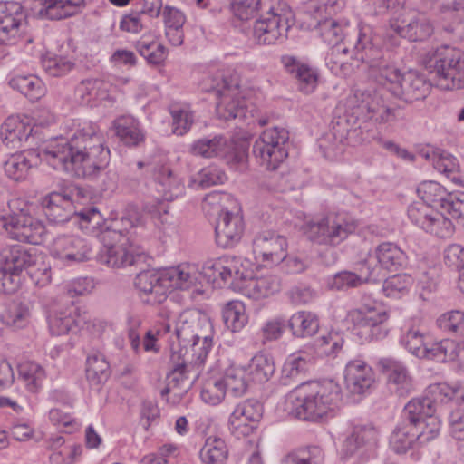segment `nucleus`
I'll return each instance as SVG.
<instances>
[{
  "instance_id": "1",
  "label": "nucleus",
  "mask_w": 464,
  "mask_h": 464,
  "mask_svg": "<svg viewBox=\"0 0 464 464\" xmlns=\"http://www.w3.org/2000/svg\"><path fill=\"white\" fill-rule=\"evenodd\" d=\"M37 156L53 169L76 177H92L104 169L110 162V150L96 124L83 123L70 139L55 138L34 150L14 153L5 161V175L14 181L26 179Z\"/></svg>"
},
{
  "instance_id": "2",
  "label": "nucleus",
  "mask_w": 464,
  "mask_h": 464,
  "mask_svg": "<svg viewBox=\"0 0 464 464\" xmlns=\"http://www.w3.org/2000/svg\"><path fill=\"white\" fill-rule=\"evenodd\" d=\"M354 55L368 66V76L386 88L394 97L411 103L423 100L430 92V84L416 72H401L384 57L380 37L372 26L361 29L353 43Z\"/></svg>"
},
{
  "instance_id": "3",
  "label": "nucleus",
  "mask_w": 464,
  "mask_h": 464,
  "mask_svg": "<svg viewBox=\"0 0 464 464\" xmlns=\"http://www.w3.org/2000/svg\"><path fill=\"white\" fill-rule=\"evenodd\" d=\"M341 386L334 381L302 382L287 396L290 413L301 420L317 422L340 407Z\"/></svg>"
},
{
  "instance_id": "4",
  "label": "nucleus",
  "mask_w": 464,
  "mask_h": 464,
  "mask_svg": "<svg viewBox=\"0 0 464 464\" xmlns=\"http://www.w3.org/2000/svg\"><path fill=\"white\" fill-rule=\"evenodd\" d=\"M422 63L438 88L464 89V52L461 50L448 44L432 48L423 55Z\"/></svg>"
},
{
  "instance_id": "5",
  "label": "nucleus",
  "mask_w": 464,
  "mask_h": 464,
  "mask_svg": "<svg viewBox=\"0 0 464 464\" xmlns=\"http://www.w3.org/2000/svg\"><path fill=\"white\" fill-rule=\"evenodd\" d=\"M203 90L213 92L218 100L216 111L219 118L226 121L245 119L248 112L246 101L238 88L237 79L229 71L218 70L203 82Z\"/></svg>"
},
{
  "instance_id": "6",
  "label": "nucleus",
  "mask_w": 464,
  "mask_h": 464,
  "mask_svg": "<svg viewBox=\"0 0 464 464\" xmlns=\"http://www.w3.org/2000/svg\"><path fill=\"white\" fill-rule=\"evenodd\" d=\"M42 205L50 223L60 225L73 221L84 233L95 232L102 221L98 208L91 206L76 212L71 198L62 193H50L43 199Z\"/></svg>"
},
{
  "instance_id": "7",
  "label": "nucleus",
  "mask_w": 464,
  "mask_h": 464,
  "mask_svg": "<svg viewBox=\"0 0 464 464\" xmlns=\"http://www.w3.org/2000/svg\"><path fill=\"white\" fill-rule=\"evenodd\" d=\"M357 221L346 212H330L306 221L304 231L314 244L335 246L355 232Z\"/></svg>"
},
{
  "instance_id": "8",
  "label": "nucleus",
  "mask_w": 464,
  "mask_h": 464,
  "mask_svg": "<svg viewBox=\"0 0 464 464\" xmlns=\"http://www.w3.org/2000/svg\"><path fill=\"white\" fill-rule=\"evenodd\" d=\"M176 337L182 349L189 346L192 360L191 363L200 366L212 349V324L205 317L184 314L175 329Z\"/></svg>"
},
{
  "instance_id": "9",
  "label": "nucleus",
  "mask_w": 464,
  "mask_h": 464,
  "mask_svg": "<svg viewBox=\"0 0 464 464\" xmlns=\"http://www.w3.org/2000/svg\"><path fill=\"white\" fill-rule=\"evenodd\" d=\"M388 319L389 314L382 304L369 295H363L360 305L347 314V321L353 325L362 342L384 339L389 333Z\"/></svg>"
},
{
  "instance_id": "10",
  "label": "nucleus",
  "mask_w": 464,
  "mask_h": 464,
  "mask_svg": "<svg viewBox=\"0 0 464 464\" xmlns=\"http://www.w3.org/2000/svg\"><path fill=\"white\" fill-rule=\"evenodd\" d=\"M255 22L253 37L258 44L269 45L281 43L287 38L292 11L286 3L269 0L264 5Z\"/></svg>"
},
{
  "instance_id": "11",
  "label": "nucleus",
  "mask_w": 464,
  "mask_h": 464,
  "mask_svg": "<svg viewBox=\"0 0 464 464\" xmlns=\"http://www.w3.org/2000/svg\"><path fill=\"white\" fill-rule=\"evenodd\" d=\"M255 22L253 37L258 44L269 45L281 43L287 38L292 11L286 3L269 0L264 5Z\"/></svg>"
},
{
  "instance_id": "12",
  "label": "nucleus",
  "mask_w": 464,
  "mask_h": 464,
  "mask_svg": "<svg viewBox=\"0 0 464 464\" xmlns=\"http://www.w3.org/2000/svg\"><path fill=\"white\" fill-rule=\"evenodd\" d=\"M35 264V256L20 245L4 247L0 252V294H13L22 283L21 273Z\"/></svg>"
},
{
  "instance_id": "13",
  "label": "nucleus",
  "mask_w": 464,
  "mask_h": 464,
  "mask_svg": "<svg viewBox=\"0 0 464 464\" xmlns=\"http://www.w3.org/2000/svg\"><path fill=\"white\" fill-rule=\"evenodd\" d=\"M288 140L289 134L285 129H267L255 141L253 153L266 169L275 170L288 155L285 148Z\"/></svg>"
},
{
  "instance_id": "14",
  "label": "nucleus",
  "mask_w": 464,
  "mask_h": 464,
  "mask_svg": "<svg viewBox=\"0 0 464 464\" xmlns=\"http://www.w3.org/2000/svg\"><path fill=\"white\" fill-rule=\"evenodd\" d=\"M194 155L204 158L220 157L227 162L240 163L246 158L247 148L222 135L212 139L202 138L193 142L190 149Z\"/></svg>"
},
{
  "instance_id": "15",
  "label": "nucleus",
  "mask_w": 464,
  "mask_h": 464,
  "mask_svg": "<svg viewBox=\"0 0 464 464\" xmlns=\"http://www.w3.org/2000/svg\"><path fill=\"white\" fill-rule=\"evenodd\" d=\"M202 274L209 281L216 282L221 279L233 288L251 276L250 269L245 267L240 258L222 256L218 259H209L202 266Z\"/></svg>"
},
{
  "instance_id": "16",
  "label": "nucleus",
  "mask_w": 464,
  "mask_h": 464,
  "mask_svg": "<svg viewBox=\"0 0 464 464\" xmlns=\"http://www.w3.org/2000/svg\"><path fill=\"white\" fill-rule=\"evenodd\" d=\"M384 376L388 391L400 398L407 397L413 391L412 378L406 365L392 357L380 358L376 363Z\"/></svg>"
},
{
  "instance_id": "17",
  "label": "nucleus",
  "mask_w": 464,
  "mask_h": 464,
  "mask_svg": "<svg viewBox=\"0 0 464 464\" xmlns=\"http://www.w3.org/2000/svg\"><path fill=\"white\" fill-rule=\"evenodd\" d=\"M262 415L263 405L256 400L248 399L237 403L229 416L230 432L238 439L249 436Z\"/></svg>"
},
{
  "instance_id": "18",
  "label": "nucleus",
  "mask_w": 464,
  "mask_h": 464,
  "mask_svg": "<svg viewBox=\"0 0 464 464\" xmlns=\"http://www.w3.org/2000/svg\"><path fill=\"white\" fill-rule=\"evenodd\" d=\"M459 391V385H450L446 382L432 383L426 389L424 397L414 398L408 402V409L413 414L421 411L434 414L438 404L451 401Z\"/></svg>"
},
{
  "instance_id": "19",
  "label": "nucleus",
  "mask_w": 464,
  "mask_h": 464,
  "mask_svg": "<svg viewBox=\"0 0 464 464\" xmlns=\"http://www.w3.org/2000/svg\"><path fill=\"white\" fill-rule=\"evenodd\" d=\"M378 430L372 423H353L351 431L342 444L340 456L343 460L361 455L372 448L378 440Z\"/></svg>"
},
{
  "instance_id": "20",
  "label": "nucleus",
  "mask_w": 464,
  "mask_h": 464,
  "mask_svg": "<svg viewBox=\"0 0 464 464\" xmlns=\"http://www.w3.org/2000/svg\"><path fill=\"white\" fill-rule=\"evenodd\" d=\"M391 28L401 37L411 42L424 41L431 36L434 27L429 18L420 13L409 11L391 21Z\"/></svg>"
},
{
  "instance_id": "21",
  "label": "nucleus",
  "mask_w": 464,
  "mask_h": 464,
  "mask_svg": "<svg viewBox=\"0 0 464 464\" xmlns=\"http://www.w3.org/2000/svg\"><path fill=\"white\" fill-rule=\"evenodd\" d=\"M25 22L26 13L20 3L0 2V44H14Z\"/></svg>"
},
{
  "instance_id": "22",
  "label": "nucleus",
  "mask_w": 464,
  "mask_h": 464,
  "mask_svg": "<svg viewBox=\"0 0 464 464\" xmlns=\"http://www.w3.org/2000/svg\"><path fill=\"white\" fill-rule=\"evenodd\" d=\"M51 253L54 258L69 266L89 259L91 246L78 236L60 235L54 238Z\"/></svg>"
},
{
  "instance_id": "23",
  "label": "nucleus",
  "mask_w": 464,
  "mask_h": 464,
  "mask_svg": "<svg viewBox=\"0 0 464 464\" xmlns=\"http://www.w3.org/2000/svg\"><path fill=\"white\" fill-rule=\"evenodd\" d=\"M286 246V238L272 231L261 232L253 240L255 258L266 265L279 264L285 257Z\"/></svg>"
},
{
  "instance_id": "24",
  "label": "nucleus",
  "mask_w": 464,
  "mask_h": 464,
  "mask_svg": "<svg viewBox=\"0 0 464 464\" xmlns=\"http://www.w3.org/2000/svg\"><path fill=\"white\" fill-rule=\"evenodd\" d=\"M332 135L339 143L350 146L360 145L372 137L366 126L359 122L358 117L347 113L333 120Z\"/></svg>"
},
{
  "instance_id": "25",
  "label": "nucleus",
  "mask_w": 464,
  "mask_h": 464,
  "mask_svg": "<svg viewBox=\"0 0 464 464\" xmlns=\"http://www.w3.org/2000/svg\"><path fill=\"white\" fill-rule=\"evenodd\" d=\"M245 224L242 216L222 208L215 227L216 243L222 248L234 247L242 238Z\"/></svg>"
},
{
  "instance_id": "26",
  "label": "nucleus",
  "mask_w": 464,
  "mask_h": 464,
  "mask_svg": "<svg viewBox=\"0 0 464 464\" xmlns=\"http://www.w3.org/2000/svg\"><path fill=\"white\" fill-rule=\"evenodd\" d=\"M164 279L163 270H147L137 275L134 284L143 302L155 305L166 301L168 289Z\"/></svg>"
},
{
  "instance_id": "27",
  "label": "nucleus",
  "mask_w": 464,
  "mask_h": 464,
  "mask_svg": "<svg viewBox=\"0 0 464 464\" xmlns=\"http://www.w3.org/2000/svg\"><path fill=\"white\" fill-rule=\"evenodd\" d=\"M89 317L85 312L73 304L60 310L52 311L48 316V326L53 335H63L82 327Z\"/></svg>"
},
{
  "instance_id": "28",
  "label": "nucleus",
  "mask_w": 464,
  "mask_h": 464,
  "mask_svg": "<svg viewBox=\"0 0 464 464\" xmlns=\"http://www.w3.org/2000/svg\"><path fill=\"white\" fill-rule=\"evenodd\" d=\"M114 85L100 78L82 80L74 90L76 101L83 106H97L102 102H111Z\"/></svg>"
},
{
  "instance_id": "29",
  "label": "nucleus",
  "mask_w": 464,
  "mask_h": 464,
  "mask_svg": "<svg viewBox=\"0 0 464 464\" xmlns=\"http://www.w3.org/2000/svg\"><path fill=\"white\" fill-rule=\"evenodd\" d=\"M344 382L347 390L353 394L367 392L375 382L372 368L364 361L356 359L350 361L344 369Z\"/></svg>"
},
{
  "instance_id": "30",
  "label": "nucleus",
  "mask_w": 464,
  "mask_h": 464,
  "mask_svg": "<svg viewBox=\"0 0 464 464\" xmlns=\"http://www.w3.org/2000/svg\"><path fill=\"white\" fill-rule=\"evenodd\" d=\"M362 112L376 125L392 124L399 119L400 108L379 94L370 96L362 102Z\"/></svg>"
},
{
  "instance_id": "31",
  "label": "nucleus",
  "mask_w": 464,
  "mask_h": 464,
  "mask_svg": "<svg viewBox=\"0 0 464 464\" xmlns=\"http://www.w3.org/2000/svg\"><path fill=\"white\" fill-rule=\"evenodd\" d=\"M416 414L410 412L408 403L404 407L402 420L397 424L390 436V447L397 454H404L410 450H417L414 440V420Z\"/></svg>"
},
{
  "instance_id": "32",
  "label": "nucleus",
  "mask_w": 464,
  "mask_h": 464,
  "mask_svg": "<svg viewBox=\"0 0 464 464\" xmlns=\"http://www.w3.org/2000/svg\"><path fill=\"white\" fill-rule=\"evenodd\" d=\"M281 63L285 70L297 80L298 88L302 92L309 94L315 90L318 83V73L315 69L292 55L282 56Z\"/></svg>"
},
{
  "instance_id": "33",
  "label": "nucleus",
  "mask_w": 464,
  "mask_h": 464,
  "mask_svg": "<svg viewBox=\"0 0 464 464\" xmlns=\"http://www.w3.org/2000/svg\"><path fill=\"white\" fill-rule=\"evenodd\" d=\"M115 136L127 147H139L146 139L140 122L132 116L122 115L112 121Z\"/></svg>"
},
{
  "instance_id": "34",
  "label": "nucleus",
  "mask_w": 464,
  "mask_h": 464,
  "mask_svg": "<svg viewBox=\"0 0 464 464\" xmlns=\"http://www.w3.org/2000/svg\"><path fill=\"white\" fill-rule=\"evenodd\" d=\"M45 234L43 222L24 214H16L11 238L33 245L41 244Z\"/></svg>"
},
{
  "instance_id": "35",
  "label": "nucleus",
  "mask_w": 464,
  "mask_h": 464,
  "mask_svg": "<svg viewBox=\"0 0 464 464\" xmlns=\"http://www.w3.org/2000/svg\"><path fill=\"white\" fill-rule=\"evenodd\" d=\"M32 130L30 123L19 116H9L1 126V140L7 148L18 149L27 141Z\"/></svg>"
},
{
  "instance_id": "36",
  "label": "nucleus",
  "mask_w": 464,
  "mask_h": 464,
  "mask_svg": "<svg viewBox=\"0 0 464 464\" xmlns=\"http://www.w3.org/2000/svg\"><path fill=\"white\" fill-rule=\"evenodd\" d=\"M314 24V30L322 40L332 47L337 45H349V41H353V38L345 39L346 24L339 22L331 17H319Z\"/></svg>"
},
{
  "instance_id": "37",
  "label": "nucleus",
  "mask_w": 464,
  "mask_h": 464,
  "mask_svg": "<svg viewBox=\"0 0 464 464\" xmlns=\"http://www.w3.org/2000/svg\"><path fill=\"white\" fill-rule=\"evenodd\" d=\"M375 257L383 269L397 271L407 265L406 253L395 243L382 242L374 250Z\"/></svg>"
},
{
  "instance_id": "38",
  "label": "nucleus",
  "mask_w": 464,
  "mask_h": 464,
  "mask_svg": "<svg viewBox=\"0 0 464 464\" xmlns=\"http://www.w3.org/2000/svg\"><path fill=\"white\" fill-rule=\"evenodd\" d=\"M312 357L304 352L298 351L290 354L282 368L280 382L283 385H291L304 375L311 364Z\"/></svg>"
},
{
  "instance_id": "39",
  "label": "nucleus",
  "mask_w": 464,
  "mask_h": 464,
  "mask_svg": "<svg viewBox=\"0 0 464 464\" xmlns=\"http://www.w3.org/2000/svg\"><path fill=\"white\" fill-rule=\"evenodd\" d=\"M40 14L50 20H62L77 14L85 5V0H39Z\"/></svg>"
},
{
  "instance_id": "40",
  "label": "nucleus",
  "mask_w": 464,
  "mask_h": 464,
  "mask_svg": "<svg viewBox=\"0 0 464 464\" xmlns=\"http://www.w3.org/2000/svg\"><path fill=\"white\" fill-rule=\"evenodd\" d=\"M364 26H370L369 24H361L358 25L353 41H349V45H337L331 48V52L325 58L326 65L331 72L336 75H341L347 69L348 64L343 58L350 54V57L358 61H361L365 64V69L368 72V66L361 59L357 58L353 53V43L358 39L360 31Z\"/></svg>"
},
{
  "instance_id": "41",
  "label": "nucleus",
  "mask_w": 464,
  "mask_h": 464,
  "mask_svg": "<svg viewBox=\"0 0 464 464\" xmlns=\"http://www.w3.org/2000/svg\"><path fill=\"white\" fill-rule=\"evenodd\" d=\"M287 326L295 338L312 337L319 330V318L314 313L299 311L287 320Z\"/></svg>"
},
{
  "instance_id": "42",
  "label": "nucleus",
  "mask_w": 464,
  "mask_h": 464,
  "mask_svg": "<svg viewBox=\"0 0 464 464\" xmlns=\"http://www.w3.org/2000/svg\"><path fill=\"white\" fill-rule=\"evenodd\" d=\"M251 276L242 281L237 288L248 289L249 295L255 299L268 297L280 290V281L276 276L267 275L254 278L253 272Z\"/></svg>"
},
{
  "instance_id": "43",
  "label": "nucleus",
  "mask_w": 464,
  "mask_h": 464,
  "mask_svg": "<svg viewBox=\"0 0 464 464\" xmlns=\"http://www.w3.org/2000/svg\"><path fill=\"white\" fill-rule=\"evenodd\" d=\"M414 420V440L417 446L421 448L430 440L437 438L440 430V420L434 414L417 413Z\"/></svg>"
},
{
  "instance_id": "44",
  "label": "nucleus",
  "mask_w": 464,
  "mask_h": 464,
  "mask_svg": "<svg viewBox=\"0 0 464 464\" xmlns=\"http://www.w3.org/2000/svg\"><path fill=\"white\" fill-rule=\"evenodd\" d=\"M157 189L165 200H173L182 194L184 186L181 179L168 166L159 168L154 175Z\"/></svg>"
},
{
  "instance_id": "45",
  "label": "nucleus",
  "mask_w": 464,
  "mask_h": 464,
  "mask_svg": "<svg viewBox=\"0 0 464 464\" xmlns=\"http://www.w3.org/2000/svg\"><path fill=\"white\" fill-rule=\"evenodd\" d=\"M168 291L171 288L186 290L196 285L198 274L189 266H172L163 270Z\"/></svg>"
},
{
  "instance_id": "46",
  "label": "nucleus",
  "mask_w": 464,
  "mask_h": 464,
  "mask_svg": "<svg viewBox=\"0 0 464 464\" xmlns=\"http://www.w3.org/2000/svg\"><path fill=\"white\" fill-rule=\"evenodd\" d=\"M9 85L33 102L39 101L46 93L44 82L34 74H16L11 78Z\"/></svg>"
},
{
  "instance_id": "47",
  "label": "nucleus",
  "mask_w": 464,
  "mask_h": 464,
  "mask_svg": "<svg viewBox=\"0 0 464 464\" xmlns=\"http://www.w3.org/2000/svg\"><path fill=\"white\" fill-rule=\"evenodd\" d=\"M179 361L175 362L176 354L173 353L171 361L174 363L171 371L167 374V382L177 389L176 396L180 399L193 385L194 380L189 377V369L187 359L177 356Z\"/></svg>"
},
{
  "instance_id": "48",
  "label": "nucleus",
  "mask_w": 464,
  "mask_h": 464,
  "mask_svg": "<svg viewBox=\"0 0 464 464\" xmlns=\"http://www.w3.org/2000/svg\"><path fill=\"white\" fill-rule=\"evenodd\" d=\"M44 378L45 371L40 364L31 361L18 364V379L23 382L29 392H38L43 386Z\"/></svg>"
},
{
  "instance_id": "49",
  "label": "nucleus",
  "mask_w": 464,
  "mask_h": 464,
  "mask_svg": "<svg viewBox=\"0 0 464 464\" xmlns=\"http://www.w3.org/2000/svg\"><path fill=\"white\" fill-rule=\"evenodd\" d=\"M111 375V362L102 353H93L87 357L86 377L92 385H101Z\"/></svg>"
},
{
  "instance_id": "50",
  "label": "nucleus",
  "mask_w": 464,
  "mask_h": 464,
  "mask_svg": "<svg viewBox=\"0 0 464 464\" xmlns=\"http://www.w3.org/2000/svg\"><path fill=\"white\" fill-rule=\"evenodd\" d=\"M417 193L425 205L442 209L450 198V193L443 186L431 180L421 182L417 188Z\"/></svg>"
},
{
  "instance_id": "51",
  "label": "nucleus",
  "mask_w": 464,
  "mask_h": 464,
  "mask_svg": "<svg viewBox=\"0 0 464 464\" xmlns=\"http://www.w3.org/2000/svg\"><path fill=\"white\" fill-rule=\"evenodd\" d=\"M135 256L123 245H111L102 247L99 260L111 267H124L135 263Z\"/></svg>"
},
{
  "instance_id": "52",
  "label": "nucleus",
  "mask_w": 464,
  "mask_h": 464,
  "mask_svg": "<svg viewBox=\"0 0 464 464\" xmlns=\"http://www.w3.org/2000/svg\"><path fill=\"white\" fill-rule=\"evenodd\" d=\"M245 368L252 381L258 383L269 381L276 371L272 357L262 353L255 354Z\"/></svg>"
},
{
  "instance_id": "53",
  "label": "nucleus",
  "mask_w": 464,
  "mask_h": 464,
  "mask_svg": "<svg viewBox=\"0 0 464 464\" xmlns=\"http://www.w3.org/2000/svg\"><path fill=\"white\" fill-rule=\"evenodd\" d=\"M199 456L203 464H226L228 449L223 439L210 436L207 438Z\"/></svg>"
},
{
  "instance_id": "54",
  "label": "nucleus",
  "mask_w": 464,
  "mask_h": 464,
  "mask_svg": "<svg viewBox=\"0 0 464 464\" xmlns=\"http://www.w3.org/2000/svg\"><path fill=\"white\" fill-rule=\"evenodd\" d=\"M246 374V368L241 366L232 365L225 371L221 378L229 396L239 398L246 393L248 382Z\"/></svg>"
},
{
  "instance_id": "55",
  "label": "nucleus",
  "mask_w": 464,
  "mask_h": 464,
  "mask_svg": "<svg viewBox=\"0 0 464 464\" xmlns=\"http://www.w3.org/2000/svg\"><path fill=\"white\" fill-rule=\"evenodd\" d=\"M31 316V304L28 301L14 300L2 315L3 322L14 328L25 327Z\"/></svg>"
},
{
  "instance_id": "56",
  "label": "nucleus",
  "mask_w": 464,
  "mask_h": 464,
  "mask_svg": "<svg viewBox=\"0 0 464 464\" xmlns=\"http://www.w3.org/2000/svg\"><path fill=\"white\" fill-rule=\"evenodd\" d=\"M429 337L418 327H410L401 336L400 343L418 358L427 355Z\"/></svg>"
},
{
  "instance_id": "57",
  "label": "nucleus",
  "mask_w": 464,
  "mask_h": 464,
  "mask_svg": "<svg viewBox=\"0 0 464 464\" xmlns=\"http://www.w3.org/2000/svg\"><path fill=\"white\" fill-rule=\"evenodd\" d=\"M433 167L453 184L464 188V176L459 171L458 160L452 154L441 150Z\"/></svg>"
},
{
  "instance_id": "58",
  "label": "nucleus",
  "mask_w": 464,
  "mask_h": 464,
  "mask_svg": "<svg viewBox=\"0 0 464 464\" xmlns=\"http://www.w3.org/2000/svg\"><path fill=\"white\" fill-rule=\"evenodd\" d=\"M346 5L345 0H306L304 3V12L317 19L327 17L341 12Z\"/></svg>"
},
{
  "instance_id": "59",
  "label": "nucleus",
  "mask_w": 464,
  "mask_h": 464,
  "mask_svg": "<svg viewBox=\"0 0 464 464\" xmlns=\"http://www.w3.org/2000/svg\"><path fill=\"white\" fill-rule=\"evenodd\" d=\"M226 179L227 177L223 170L217 166L210 165L193 175L189 179L188 186L194 189H204L211 186L222 184Z\"/></svg>"
},
{
  "instance_id": "60",
  "label": "nucleus",
  "mask_w": 464,
  "mask_h": 464,
  "mask_svg": "<svg viewBox=\"0 0 464 464\" xmlns=\"http://www.w3.org/2000/svg\"><path fill=\"white\" fill-rule=\"evenodd\" d=\"M223 321L232 332H239L247 323L246 308L242 302L231 301L222 311Z\"/></svg>"
},
{
  "instance_id": "61",
  "label": "nucleus",
  "mask_w": 464,
  "mask_h": 464,
  "mask_svg": "<svg viewBox=\"0 0 464 464\" xmlns=\"http://www.w3.org/2000/svg\"><path fill=\"white\" fill-rule=\"evenodd\" d=\"M227 393L221 376H208L202 384L200 397L208 404L218 405Z\"/></svg>"
},
{
  "instance_id": "62",
  "label": "nucleus",
  "mask_w": 464,
  "mask_h": 464,
  "mask_svg": "<svg viewBox=\"0 0 464 464\" xmlns=\"http://www.w3.org/2000/svg\"><path fill=\"white\" fill-rule=\"evenodd\" d=\"M459 343L450 339H444L440 342L427 345V355L424 358L444 362L455 361Z\"/></svg>"
},
{
  "instance_id": "63",
  "label": "nucleus",
  "mask_w": 464,
  "mask_h": 464,
  "mask_svg": "<svg viewBox=\"0 0 464 464\" xmlns=\"http://www.w3.org/2000/svg\"><path fill=\"white\" fill-rule=\"evenodd\" d=\"M437 326L445 334L464 339V313L452 310L442 314L436 321Z\"/></svg>"
},
{
  "instance_id": "64",
  "label": "nucleus",
  "mask_w": 464,
  "mask_h": 464,
  "mask_svg": "<svg viewBox=\"0 0 464 464\" xmlns=\"http://www.w3.org/2000/svg\"><path fill=\"white\" fill-rule=\"evenodd\" d=\"M323 459V450L318 446H310L287 454L283 464H321Z\"/></svg>"
}]
</instances>
